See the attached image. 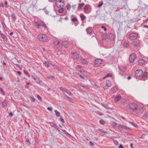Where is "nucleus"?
Here are the masks:
<instances>
[{
  "mask_svg": "<svg viewBox=\"0 0 148 148\" xmlns=\"http://www.w3.org/2000/svg\"><path fill=\"white\" fill-rule=\"evenodd\" d=\"M127 107L132 112H134L138 109V106L136 103L133 102L127 105Z\"/></svg>",
  "mask_w": 148,
  "mask_h": 148,
  "instance_id": "obj_1",
  "label": "nucleus"
},
{
  "mask_svg": "<svg viewBox=\"0 0 148 148\" xmlns=\"http://www.w3.org/2000/svg\"><path fill=\"white\" fill-rule=\"evenodd\" d=\"M38 38L42 42H46L48 41L49 38L46 35L42 34H40L38 36Z\"/></svg>",
  "mask_w": 148,
  "mask_h": 148,
  "instance_id": "obj_2",
  "label": "nucleus"
},
{
  "mask_svg": "<svg viewBox=\"0 0 148 148\" xmlns=\"http://www.w3.org/2000/svg\"><path fill=\"white\" fill-rule=\"evenodd\" d=\"M138 37V34L135 33H132L129 35L130 39L131 40H136Z\"/></svg>",
  "mask_w": 148,
  "mask_h": 148,
  "instance_id": "obj_3",
  "label": "nucleus"
},
{
  "mask_svg": "<svg viewBox=\"0 0 148 148\" xmlns=\"http://www.w3.org/2000/svg\"><path fill=\"white\" fill-rule=\"evenodd\" d=\"M137 57L136 54L134 53H132L129 56V60L130 62L132 63L134 62V60Z\"/></svg>",
  "mask_w": 148,
  "mask_h": 148,
  "instance_id": "obj_4",
  "label": "nucleus"
},
{
  "mask_svg": "<svg viewBox=\"0 0 148 148\" xmlns=\"http://www.w3.org/2000/svg\"><path fill=\"white\" fill-rule=\"evenodd\" d=\"M143 74V71L141 70H136L135 73V75L136 77H142Z\"/></svg>",
  "mask_w": 148,
  "mask_h": 148,
  "instance_id": "obj_5",
  "label": "nucleus"
},
{
  "mask_svg": "<svg viewBox=\"0 0 148 148\" xmlns=\"http://www.w3.org/2000/svg\"><path fill=\"white\" fill-rule=\"evenodd\" d=\"M102 60L101 59H95L94 61V65L95 66L97 67L102 64Z\"/></svg>",
  "mask_w": 148,
  "mask_h": 148,
  "instance_id": "obj_6",
  "label": "nucleus"
},
{
  "mask_svg": "<svg viewBox=\"0 0 148 148\" xmlns=\"http://www.w3.org/2000/svg\"><path fill=\"white\" fill-rule=\"evenodd\" d=\"M72 58L74 60H77L79 58V55L76 51L73 52L72 53Z\"/></svg>",
  "mask_w": 148,
  "mask_h": 148,
  "instance_id": "obj_7",
  "label": "nucleus"
},
{
  "mask_svg": "<svg viewBox=\"0 0 148 148\" xmlns=\"http://www.w3.org/2000/svg\"><path fill=\"white\" fill-rule=\"evenodd\" d=\"M132 44L133 46L135 47H138L140 45V42L139 41H134L132 43Z\"/></svg>",
  "mask_w": 148,
  "mask_h": 148,
  "instance_id": "obj_8",
  "label": "nucleus"
},
{
  "mask_svg": "<svg viewBox=\"0 0 148 148\" xmlns=\"http://www.w3.org/2000/svg\"><path fill=\"white\" fill-rule=\"evenodd\" d=\"M118 90V88L116 86H115L112 88L111 90V92L112 93H114Z\"/></svg>",
  "mask_w": 148,
  "mask_h": 148,
  "instance_id": "obj_9",
  "label": "nucleus"
},
{
  "mask_svg": "<svg viewBox=\"0 0 148 148\" xmlns=\"http://www.w3.org/2000/svg\"><path fill=\"white\" fill-rule=\"evenodd\" d=\"M145 61L143 59H140L138 61V64L140 65H143L145 62Z\"/></svg>",
  "mask_w": 148,
  "mask_h": 148,
  "instance_id": "obj_10",
  "label": "nucleus"
},
{
  "mask_svg": "<svg viewBox=\"0 0 148 148\" xmlns=\"http://www.w3.org/2000/svg\"><path fill=\"white\" fill-rule=\"evenodd\" d=\"M62 45L66 48L67 47L69 46L68 42L66 41H63L61 43Z\"/></svg>",
  "mask_w": 148,
  "mask_h": 148,
  "instance_id": "obj_11",
  "label": "nucleus"
},
{
  "mask_svg": "<svg viewBox=\"0 0 148 148\" xmlns=\"http://www.w3.org/2000/svg\"><path fill=\"white\" fill-rule=\"evenodd\" d=\"M8 102L6 100H4L2 102V107L3 108H5L7 105Z\"/></svg>",
  "mask_w": 148,
  "mask_h": 148,
  "instance_id": "obj_12",
  "label": "nucleus"
},
{
  "mask_svg": "<svg viewBox=\"0 0 148 148\" xmlns=\"http://www.w3.org/2000/svg\"><path fill=\"white\" fill-rule=\"evenodd\" d=\"M106 86L108 87H110L111 86V83L110 81L109 80H107L106 81Z\"/></svg>",
  "mask_w": 148,
  "mask_h": 148,
  "instance_id": "obj_13",
  "label": "nucleus"
},
{
  "mask_svg": "<svg viewBox=\"0 0 148 148\" xmlns=\"http://www.w3.org/2000/svg\"><path fill=\"white\" fill-rule=\"evenodd\" d=\"M102 40H105L108 38V36L106 33H104L102 36Z\"/></svg>",
  "mask_w": 148,
  "mask_h": 148,
  "instance_id": "obj_14",
  "label": "nucleus"
},
{
  "mask_svg": "<svg viewBox=\"0 0 148 148\" xmlns=\"http://www.w3.org/2000/svg\"><path fill=\"white\" fill-rule=\"evenodd\" d=\"M119 69L121 71L124 72L126 70V68L125 67L121 66L119 67Z\"/></svg>",
  "mask_w": 148,
  "mask_h": 148,
  "instance_id": "obj_15",
  "label": "nucleus"
},
{
  "mask_svg": "<svg viewBox=\"0 0 148 148\" xmlns=\"http://www.w3.org/2000/svg\"><path fill=\"white\" fill-rule=\"evenodd\" d=\"M0 35L1 36V37L4 40L6 41L8 40V38H7V37L5 35L3 34L2 33H0Z\"/></svg>",
  "mask_w": 148,
  "mask_h": 148,
  "instance_id": "obj_16",
  "label": "nucleus"
},
{
  "mask_svg": "<svg viewBox=\"0 0 148 148\" xmlns=\"http://www.w3.org/2000/svg\"><path fill=\"white\" fill-rule=\"evenodd\" d=\"M115 37V35L113 34H110L109 36V37L111 40H113Z\"/></svg>",
  "mask_w": 148,
  "mask_h": 148,
  "instance_id": "obj_17",
  "label": "nucleus"
},
{
  "mask_svg": "<svg viewBox=\"0 0 148 148\" xmlns=\"http://www.w3.org/2000/svg\"><path fill=\"white\" fill-rule=\"evenodd\" d=\"M130 45V43L129 42H124L123 44V46L124 47H127Z\"/></svg>",
  "mask_w": 148,
  "mask_h": 148,
  "instance_id": "obj_18",
  "label": "nucleus"
},
{
  "mask_svg": "<svg viewBox=\"0 0 148 148\" xmlns=\"http://www.w3.org/2000/svg\"><path fill=\"white\" fill-rule=\"evenodd\" d=\"M121 98V96L120 95H119L115 98L114 100L116 101H118Z\"/></svg>",
  "mask_w": 148,
  "mask_h": 148,
  "instance_id": "obj_19",
  "label": "nucleus"
},
{
  "mask_svg": "<svg viewBox=\"0 0 148 148\" xmlns=\"http://www.w3.org/2000/svg\"><path fill=\"white\" fill-rule=\"evenodd\" d=\"M11 17H12L13 21H15L16 19V17L14 13H12L11 14Z\"/></svg>",
  "mask_w": 148,
  "mask_h": 148,
  "instance_id": "obj_20",
  "label": "nucleus"
},
{
  "mask_svg": "<svg viewBox=\"0 0 148 148\" xmlns=\"http://www.w3.org/2000/svg\"><path fill=\"white\" fill-rule=\"evenodd\" d=\"M86 32L87 34H90L92 32V31L90 27H88L86 29Z\"/></svg>",
  "mask_w": 148,
  "mask_h": 148,
  "instance_id": "obj_21",
  "label": "nucleus"
},
{
  "mask_svg": "<svg viewBox=\"0 0 148 148\" xmlns=\"http://www.w3.org/2000/svg\"><path fill=\"white\" fill-rule=\"evenodd\" d=\"M56 115L57 117H59L60 116V114L59 112L58 111L56 110H55Z\"/></svg>",
  "mask_w": 148,
  "mask_h": 148,
  "instance_id": "obj_22",
  "label": "nucleus"
},
{
  "mask_svg": "<svg viewBox=\"0 0 148 148\" xmlns=\"http://www.w3.org/2000/svg\"><path fill=\"white\" fill-rule=\"evenodd\" d=\"M84 5V3H82L81 4H79V6L78 8V10H81L82 7Z\"/></svg>",
  "mask_w": 148,
  "mask_h": 148,
  "instance_id": "obj_23",
  "label": "nucleus"
},
{
  "mask_svg": "<svg viewBox=\"0 0 148 148\" xmlns=\"http://www.w3.org/2000/svg\"><path fill=\"white\" fill-rule=\"evenodd\" d=\"M80 86L86 89H88L89 87L87 85H85L82 83H81L79 84Z\"/></svg>",
  "mask_w": 148,
  "mask_h": 148,
  "instance_id": "obj_24",
  "label": "nucleus"
},
{
  "mask_svg": "<svg viewBox=\"0 0 148 148\" xmlns=\"http://www.w3.org/2000/svg\"><path fill=\"white\" fill-rule=\"evenodd\" d=\"M148 75V72L145 71L144 73H143L142 75V78H145L147 77Z\"/></svg>",
  "mask_w": 148,
  "mask_h": 148,
  "instance_id": "obj_25",
  "label": "nucleus"
},
{
  "mask_svg": "<svg viewBox=\"0 0 148 148\" xmlns=\"http://www.w3.org/2000/svg\"><path fill=\"white\" fill-rule=\"evenodd\" d=\"M144 110L145 109L144 108L141 107L139 109V112L140 113H143L144 112Z\"/></svg>",
  "mask_w": 148,
  "mask_h": 148,
  "instance_id": "obj_26",
  "label": "nucleus"
},
{
  "mask_svg": "<svg viewBox=\"0 0 148 148\" xmlns=\"http://www.w3.org/2000/svg\"><path fill=\"white\" fill-rule=\"evenodd\" d=\"M71 20L72 22L75 23L77 21V19L76 17H75L71 18Z\"/></svg>",
  "mask_w": 148,
  "mask_h": 148,
  "instance_id": "obj_27",
  "label": "nucleus"
},
{
  "mask_svg": "<svg viewBox=\"0 0 148 148\" xmlns=\"http://www.w3.org/2000/svg\"><path fill=\"white\" fill-rule=\"evenodd\" d=\"M82 63L84 65H86L88 64L87 62L85 60V59H82Z\"/></svg>",
  "mask_w": 148,
  "mask_h": 148,
  "instance_id": "obj_28",
  "label": "nucleus"
},
{
  "mask_svg": "<svg viewBox=\"0 0 148 148\" xmlns=\"http://www.w3.org/2000/svg\"><path fill=\"white\" fill-rule=\"evenodd\" d=\"M80 17L82 21H83L86 18V17L83 14H82L80 15Z\"/></svg>",
  "mask_w": 148,
  "mask_h": 148,
  "instance_id": "obj_29",
  "label": "nucleus"
},
{
  "mask_svg": "<svg viewBox=\"0 0 148 148\" xmlns=\"http://www.w3.org/2000/svg\"><path fill=\"white\" fill-rule=\"evenodd\" d=\"M64 5V3H61V4H59V3H56V5L59 8L60 7H62Z\"/></svg>",
  "mask_w": 148,
  "mask_h": 148,
  "instance_id": "obj_30",
  "label": "nucleus"
},
{
  "mask_svg": "<svg viewBox=\"0 0 148 148\" xmlns=\"http://www.w3.org/2000/svg\"><path fill=\"white\" fill-rule=\"evenodd\" d=\"M112 75L111 74V73H108V74L106 75V76H105L103 78V79H105L107 77H112Z\"/></svg>",
  "mask_w": 148,
  "mask_h": 148,
  "instance_id": "obj_31",
  "label": "nucleus"
},
{
  "mask_svg": "<svg viewBox=\"0 0 148 148\" xmlns=\"http://www.w3.org/2000/svg\"><path fill=\"white\" fill-rule=\"evenodd\" d=\"M66 92L70 96L73 95V94L71 91L67 89L66 91Z\"/></svg>",
  "mask_w": 148,
  "mask_h": 148,
  "instance_id": "obj_32",
  "label": "nucleus"
},
{
  "mask_svg": "<svg viewBox=\"0 0 148 148\" xmlns=\"http://www.w3.org/2000/svg\"><path fill=\"white\" fill-rule=\"evenodd\" d=\"M118 128L119 130L121 131L123 130V125H119L118 126Z\"/></svg>",
  "mask_w": 148,
  "mask_h": 148,
  "instance_id": "obj_33",
  "label": "nucleus"
},
{
  "mask_svg": "<svg viewBox=\"0 0 148 148\" xmlns=\"http://www.w3.org/2000/svg\"><path fill=\"white\" fill-rule=\"evenodd\" d=\"M45 65L47 67H49V63L47 61H45Z\"/></svg>",
  "mask_w": 148,
  "mask_h": 148,
  "instance_id": "obj_34",
  "label": "nucleus"
},
{
  "mask_svg": "<svg viewBox=\"0 0 148 148\" xmlns=\"http://www.w3.org/2000/svg\"><path fill=\"white\" fill-rule=\"evenodd\" d=\"M89 6L88 5H85L84 8V11L85 12L86 11H87L89 8Z\"/></svg>",
  "mask_w": 148,
  "mask_h": 148,
  "instance_id": "obj_35",
  "label": "nucleus"
},
{
  "mask_svg": "<svg viewBox=\"0 0 148 148\" xmlns=\"http://www.w3.org/2000/svg\"><path fill=\"white\" fill-rule=\"evenodd\" d=\"M60 89L62 91L64 92H66V91L67 90V89H66L62 87H60Z\"/></svg>",
  "mask_w": 148,
  "mask_h": 148,
  "instance_id": "obj_36",
  "label": "nucleus"
},
{
  "mask_svg": "<svg viewBox=\"0 0 148 148\" xmlns=\"http://www.w3.org/2000/svg\"><path fill=\"white\" fill-rule=\"evenodd\" d=\"M35 25L37 26V28L39 29L40 26H41V24H39L38 22H36L35 23Z\"/></svg>",
  "mask_w": 148,
  "mask_h": 148,
  "instance_id": "obj_37",
  "label": "nucleus"
},
{
  "mask_svg": "<svg viewBox=\"0 0 148 148\" xmlns=\"http://www.w3.org/2000/svg\"><path fill=\"white\" fill-rule=\"evenodd\" d=\"M51 65L55 69H56L57 70H59V68L58 66L56 64H51Z\"/></svg>",
  "mask_w": 148,
  "mask_h": 148,
  "instance_id": "obj_38",
  "label": "nucleus"
},
{
  "mask_svg": "<svg viewBox=\"0 0 148 148\" xmlns=\"http://www.w3.org/2000/svg\"><path fill=\"white\" fill-rule=\"evenodd\" d=\"M0 91L1 92V93H2L3 95H4L5 94V92L3 91V89L1 88H0Z\"/></svg>",
  "mask_w": 148,
  "mask_h": 148,
  "instance_id": "obj_39",
  "label": "nucleus"
},
{
  "mask_svg": "<svg viewBox=\"0 0 148 148\" xmlns=\"http://www.w3.org/2000/svg\"><path fill=\"white\" fill-rule=\"evenodd\" d=\"M123 129H124L127 130H130V128L127 127L125 125H123Z\"/></svg>",
  "mask_w": 148,
  "mask_h": 148,
  "instance_id": "obj_40",
  "label": "nucleus"
},
{
  "mask_svg": "<svg viewBox=\"0 0 148 148\" xmlns=\"http://www.w3.org/2000/svg\"><path fill=\"white\" fill-rule=\"evenodd\" d=\"M99 123L101 125H104L105 123V122L103 120L101 119L99 121Z\"/></svg>",
  "mask_w": 148,
  "mask_h": 148,
  "instance_id": "obj_41",
  "label": "nucleus"
},
{
  "mask_svg": "<svg viewBox=\"0 0 148 148\" xmlns=\"http://www.w3.org/2000/svg\"><path fill=\"white\" fill-rule=\"evenodd\" d=\"M98 130L102 132H103V133H105V134H106V133H107V132H106V131L104 130H103V129H99Z\"/></svg>",
  "mask_w": 148,
  "mask_h": 148,
  "instance_id": "obj_42",
  "label": "nucleus"
},
{
  "mask_svg": "<svg viewBox=\"0 0 148 148\" xmlns=\"http://www.w3.org/2000/svg\"><path fill=\"white\" fill-rule=\"evenodd\" d=\"M128 122L130 123L133 126L135 127H137V125H136L134 123V122Z\"/></svg>",
  "mask_w": 148,
  "mask_h": 148,
  "instance_id": "obj_43",
  "label": "nucleus"
},
{
  "mask_svg": "<svg viewBox=\"0 0 148 148\" xmlns=\"http://www.w3.org/2000/svg\"><path fill=\"white\" fill-rule=\"evenodd\" d=\"M49 123L51 125V126L53 127H54V125H56V124L55 123L53 122H49Z\"/></svg>",
  "mask_w": 148,
  "mask_h": 148,
  "instance_id": "obj_44",
  "label": "nucleus"
},
{
  "mask_svg": "<svg viewBox=\"0 0 148 148\" xmlns=\"http://www.w3.org/2000/svg\"><path fill=\"white\" fill-rule=\"evenodd\" d=\"M35 81L37 84H39L40 83V80L39 78H36V79H35Z\"/></svg>",
  "mask_w": 148,
  "mask_h": 148,
  "instance_id": "obj_45",
  "label": "nucleus"
},
{
  "mask_svg": "<svg viewBox=\"0 0 148 148\" xmlns=\"http://www.w3.org/2000/svg\"><path fill=\"white\" fill-rule=\"evenodd\" d=\"M41 26L44 27L45 28H47V26H46V25L45 23H44L43 22V23H41Z\"/></svg>",
  "mask_w": 148,
  "mask_h": 148,
  "instance_id": "obj_46",
  "label": "nucleus"
},
{
  "mask_svg": "<svg viewBox=\"0 0 148 148\" xmlns=\"http://www.w3.org/2000/svg\"><path fill=\"white\" fill-rule=\"evenodd\" d=\"M64 11V9L63 8H61L58 10V12L60 13H62Z\"/></svg>",
  "mask_w": 148,
  "mask_h": 148,
  "instance_id": "obj_47",
  "label": "nucleus"
},
{
  "mask_svg": "<svg viewBox=\"0 0 148 148\" xmlns=\"http://www.w3.org/2000/svg\"><path fill=\"white\" fill-rule=\"evenodd\" d=\"M71 8V5L69 4H68L66 6L67 9L68 10H69Z\"/></svg>",
  "mask_w": 148,
  "mask_h": 148,
  "instance_id": "obj_48",
  "label": "nucleus"
},
{
  "mask_svg": "<svg viewBox=\"0 0 148 148\" xmlns=\"http://www.w3.org/2000/svg\"><path fill=\"white\" fill-rule=\"evenodd\" d=\"M64 95L65 96L66 98L68 99V100H69L70 101H71V100H72V99L71 98L65 95Z\"/></svg>",
  "mask_w": 148,
  "mask_h": 148,
  "instance_id": "obj_49",
  "label": "nucleus"
},
{
  "mask_svg": "<svg viewBox=\"0 0 148 148\" xmlns=\"http://www.w3.org/2000/svg\"><path fill=\"white\" fill-rule=\"evenodd\" d=\"M24 73L26 75H28V76L29 77H30V75L29 74V73H28V72L27 71H24Z\"/></svg>",
  "mask_w": 148,
  "mask_h": 148,
  "instance_id": "obj_50",
  "label": "nucleus"
},
{
  "mask_svg": "<svg viewBox=\"0 0 148 148\" xmlns=\"http://www.w3.org/2000/svg\"><path fill=\"white\" fill-rule=\"evenodd\" d=\"M62 130L64 132V133L66 135H69V134L65 130Z\"/></svg>",
  "mask_w": 148,
  "mask_h": 148,
  "instance_id": "obj_51",
  "label": "nucleus"
},
{
  "mask_svg": "<svg viewBox=\"0 0 148 148\" xmlns=\"http://www.w3.org/2000/svg\"><path fill=\"white\" fill-rule=\"evenodd\" d=\"M60 120L62 123H65L64 121L62 118V116L60 117Z\"/></svg>",
  "mask_w": 148,
  "mask_h": 148,
  "instance_id": "obj_52",
  "label": "nucleus"
},
{
  "mask_svg": "<svg viewBox=\"0 0 148 148\" xmlns=\"http://www.w3.org/2000/svg\"><path fill=\"white\" fill-rule=\"evenodd\" d=\"M145 136H146L145 134H143L142 135L140 136V137L139 138H142V139H144V138H145Z\"/></svg>",
  "mask_w": 148,
  "mask_h": 148,
  "instance_id": "obj_53",
  "label": "nucleus"
},
{
  "mask_svg": "<svg viewBox=\"0 0 148 148\" xmlns=\"http://www.w3.org/2000/svg\"><path fill=\"white\" fill-rule=\"evenodd\" d=\"M37 98L40 101H42V99L41 97L38 95H37Z\"/></svg>",
  "mask_w": 148,
  "mask_h": 148,
  "instance_id": "obj_54",
  "label": "nucleus"
},
{
  "mask_svg": "<svg viewBox=\"0 0 148 148\" xmlns=\"http://www.w3.org/2000/svg\"><path fill=\"white\" fill-rule=\"evenodd\" d=\"M103 3L102 2H101L98 5V7L99 8L101 7L102 5H103Z\"/></svg>",
  "mask_w": 148,
  "mask_h": 148,
  "instance_id": "obj_55",
  "label": "nucleus"
},
{
  "mask_svg": "<svg viewBox=\"0 0 148 148\" xmlns=\"http://www.w3.org/2000/svg\"><path fill=\"white\" fill-rule=\"evenodd\" d=\"M144 116L148 118V112L145 113L144 115Z\"/></svg>",
  "mask_w": 148,
  "mask_h": 148,
  "instance_id": "obj_56",
  "label": "nucleus"
},
{
  "mask_svg": "<svg viewBox=\"0 0 148 148\" xmlns=\"http://www.w3.org/2000/svg\"><path fill=\"white\" fill-rule=\"evenodd\" d=\"M101 28L103 29L104 31H105L107 30V28L103 26H101Z\"/></svg>",
  "mask_w": 148,
  "mask_h": 148,
  "instance_id": "obj_57",
  "label": "nucleus"
},
{
  "mask_svg": "<svg viewBox=\"0 0 148 148\" xmlns=\"http://www.w3.org/2000/svg\"><path fill=\"white\" fill-rule=\"evenodd\" d=\"M54 127L55 128L56 130H58V129L59 128L58 126L56 124L55 125H54Z\"/></svg>",
  "mask_w": 148,
  "mask_h": 148,
  "instance_id": "obj_58",
  "label": "nucleus"
},
{
  "mask_svg": "<svg viewBox=\"0 0 148 148\" xmlns=\"http://www.w3.org/2000/svg\"><path fill=\"white\" fill-rule=\"evenodd\" d=\"M78 75L79 76V77L82 79H84V76L82 75H79V73L78 74Z\"/></svg>",
  "mask_w": 148,
  "mask_h": 148,
  "instance_id": "obj_59",
  "label": "nucleus"
},
{
  "mask_svg": "<svg viewBox=\"0 0 148 148\" xmlns=\"http://www.w3.org/2000/svg\"><path fill=\"white\" fill-rule=\"evenodd\" d=\"M4 7V4L1 3H0V7H1L2 8H3Z\"/></svg>",
  "mask_w": 148,
  "mask_h": 148,
  "instance_id": "obj_60",
  "label": "nucleus"
},
{
  "mask_svg": "<svg viewBox=\"0 0 148 148\" xmlns=\"http://www.w3.org/2000/svg\"><path fill=\"white\" fill-rule=\"evenodd\" d=\"M16 66L17 67H18L20 69H21L22 68L21 66L20 65H19L18 64H16Z\"/></svg>",
  "mask_w": 148,
  "mask_h": 148,
  "instance_id": "obj_61",
  "label": "nucleus"
},
{
  "mask_svg": "<svg viewBox=\"0 0 148 148\" xmlns=\"http://www.w3.org/2000/svg\"><path fill=\"white\" fill-rule=\"evenodd\" d=\"M31 98L32 99V102H34L35 101V99L34 97H31Z\"/></svg>",
  "mask_w": 148,
  "mask_h": 148,
  "instance_id": "obj_62",
  "label": "nucleus"
},
{
  "mask_svg": "<svg viewBox=\"0 0 148 148\" xmlns=\"http://www.w3.org/2000/svg\"><path fill=\"white\" fill-rule=\"evenodd\" d=\"M103 106L106 108H108V106L106 104H103Z\"/></svg>",
  "mask_w": 148,
  "mask_h": 148,
  "instance_id": "obj_63",
  "label": "nucleus"
},
{
  "mask_svg": "<svg viewBox=\"0 0 148 148\" xmlns=\"http://www.w3.org/2000/svg\"><path fill=\"white\" fill-rule=\"evenodd\" d=\"M90 145L91 146H94V144L92 142L90 141L89 142Z\"/></svg>",
  "mask_w": 148,
  "mask_h": 148,
  "instance_id": "obj_64",
  "label": "nucleus"
}]
</instances>
